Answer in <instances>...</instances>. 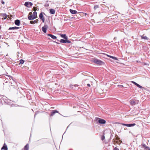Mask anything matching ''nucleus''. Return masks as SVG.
<instances>
[{
    "label": "nucleus",
    "mask_w": 150,
    "mask_h": 150,
    "mask_svg": "<svg viewBox=\"0 0 150 150\" xmlns=\"http://www.w3.org/2000/svg\"><path fill=\"white\" fill-rule=\"evenodd\" d=\"M93 61L94 63L100 65H104L105 64L104 62L98 59H94Z\"/></svg>",
    "instance_id": "1"
},
{
    "label": "nucleus",
    "mask_w": 150,
    "mask_h": 150,
    "mask_svg": "<svg viewBox=\"0 0 150 150\" xmlns=\"http://www.w3.org/2000/svg\"><path fill=\"white\" fill-rule=\"evenodd\" d=\"M130 103L132 105H134L136 104H138L139 101L136 100H130Z\"/></svg>",
    "instance_id": "2"
},
{
    "label": "nucleus",
    "mask_w": 150,
    "mask_h": 150,
    "mask_svg": "<svg viewBox=\"0 0 150 150\" xmlns=\"http://www.w3.org/2000/svg\"><path fill=\"white\" fill-rule=\"evenodd\" d=\"M32 12H30L29 13V15L30 16H28V18L30 20H33L36 18V17L34 16L33 15H32Z\"/></svg>",
    "instance_id": "3"
},
{
    "label": "nucleus",
    "mask_w": 150,
    "mask_h": 150,
    "mask_svg": "<svg viewBox=\"0 0 150 150\" xmlns=\"http://www.w3.org/2000/svg\"><path fill=\"white\" fill-rule=\"evenodd\" d=\"M33 5V4L30 2H26L24 4V5L25 6L28 8L32 6Z\"/></svg>",
    "instance_id": "4"
},
{
    "label": "nucleus",
    "mask_w": 150,
    "mask_h": 150,
    "mask_svg": "<svg viewBox=\"0 0 150 150\" xmlns=\"http://www.w3.org/2000/svg\"><path fill=\"white\" fill-rule=\"evenodd\" d=\"M79 85H77L76 84H75L74 85H71L70 86V87L73 90H77L78 89V86Z\"/></svg>",
    "instance_id": "5"
},
{
    "label": "nucleus",
    "mask_w": 150,
    "mask_h": 150,
    "mask_svg": "<svg viewBox=\"0 0 150 150\" xmlns=\"http://www.w3.org/2000/svg\"><path fill=\"white\" fill-rule=\"evenodd\" d=\"M47 25H45L44 26L42 27V30L44 33H46L47 32Z\"/></svg>",
    "instance_id": "6"
},
{
    "label": "nucleus",
    "mask_w": 150,
    "mask_h": 150,
    "mask_svg": "<svg viewBox=\"0 0 150 150\" xmlns=\"http://www.w3.org/2000/svg\"><path fill=\"white\" fill-rule=\"evenodd\" d=\"M98 122L101 124H104L106 123V121L105 120L102 119H100L98 120Z\"/></svg>",
    "instance_id": "7"
},
{
    "label": "nucleus",
    "mask_w": 150,
    "mask_h": 150,
    "mask_svg": "<svg viewBox=\"0 0 150 150\" xmlns=\"http://www.w3.org/2000/svg\"><path fill=\"white\" fill-rule=\"evenodd\" d=\"M39 16L40 18L42 20V22H44L45 21V18L43 17V15L42 12L40 13Z\"/></svg>",
    "instance_id": "8"
},
{
    "label": "nucleus",
    "mask_w": 150,
    "mask_h": 150,
    "mask_svg": "<svg viewBox=\"0 0 150 150\" xmlns=\"http://www.w3.org/2000/svg\"><path fill=\"white\" fill-rule=\"evenodd\" d=\"M58 112L57 110H53L52 111V112L51 113V114L50 115V116H52L55 114V113H58Z\"/></svg>",
    "instance_id": "9"
},
{
    "label": "nucleus",
    "mask_w": 150,
    "mask_h": 150,
    "mask_svg": "<svg viewBox=\"0 0 150 150\" xmlns=\"http://www.w3.org/2000/svg\"><path fill=\"white\" fill-rule=\"evenodd\" d=\"M132 82L135 85L137 86L138 87L140 88L141 89H142L143 88V87L139 84H138L136 82H134V81H132Z\"/></svg>",
    "instance_id": "10"
},
{
    "label": "nucleus",
    "mask_w": 150,
    "mask_h": 150,
    "mask_svg": "<svg viewBox=\"0 0 150 150\" xmlns=\"http://www.w3.org/2000/svg\"><path fill=\"white\" fill-rule=\"evenodd\" d=\"M15 24L16 25L19 26L20 24V21L19 20H16L15 21Z\"/></svg>",
    "instance_id": "11"
},
{
    "label": "nucleus",
    "mask_w": 150,
    "mask_h": 150,
    "mask_svg": "<svg viewBox=\"0 0 150 150\" xmlns=\"http://www.w3.org/2000/svg\"><path fill=\"white\" fill-rule=\"evenodd\" d=\"M69 11L70 13L72 14H75L77 13V12L75 10L70 9Z\"/></svg>",
    "instance_id": "12"
},
{
    "label": "nucleus",
    "mask_w": 150,
    "mask_h": 150,
    "mask_svg": "<svg viewBox=\"0 0 150 150\" xmlns=\"http://www.w3.org/2000/svg\"><path fill=\"white\" fill-rule=\"evenodd\" d=\"M29 149V145L28 144H27L24 146V149L22 150H28Z\"/></svg>",
    "instance_id": "13"
},
{
    "label": "nucleus",
    "mask_w": 150,
    "mask_h": 150,
    "mask_svg": "<svg viewBox=\"0 0 150 150\" xmlns=\"http://www.w3.org/2000/svg\"><path fill=\"white\" fill-rule=\"evenodd\" d=\"M47 35L50 37L54 39H55L57 38V37L56 36L51 34H48Z\"/></svg>",
    "instance_id": "14"
},
{
    "label": "nucleus",
    "mask_w": 150,
    "mask_h": 150,
    "mask_svg": "<svg viewBox=\"0 0 150 150\" xmlns=\"http://www.w3.org/2000/svg\"><path fill=\"white\" fill-rule=\"evenodd\" d=\"M60 36L61 37L65 39H68V37L66 36V34H61Z\"/></svg>",
    "instance_id": "15"
},
{
    "label": "nucleus",
    "mask_w": 150,
    "mask_h": 150,
    "mask_svg": "<svg viewBox=\"0 0 150 150\" xmlns=\"http://www.w3.org/2000/svg\"><path fill=\"white\" fill-rule=\"evenodd\" d=\"M19 28V27H10L9 28L8 30H14L15 29H18Z\"/></svg>",
    "instance_id": "16"
},
{
    "label": "nucleus",
    "mask_w": 150,
    "mask_h": 150,
    "mask_svg": "<svg viewBox=\"0 0 150 150\" xmlns=\"http://www.w3.org/2000/svg\"><path fill=\"white\" fill-rule=\"evenodd\" d=\"M38 19H36L34 21H30V23L31 24H34L35 23H37L38 22Z\"/></svg>",
    "instance_id": "17"
},
{
    "label": "nucleus",
    "mask_w": 150,
    "mask_h": 150,
    "mask_svg": "<svg viewBox=\"0 0 150 150\" xmlns=\"http://www.w3.org/2000/svg\"><path fill=\"white\" fill-rule=\"evenodd\" d=\"M1 149H4V150H7L8 148L7 146L5 144H4L3 146L1 148Z\"/></svg>",
    "instance_id": "18"
},
{
    "label": "nucleus",
    "mask_w": 150,
    "mask_h": 150,
    "mask_svg": "<svg viewBox=\"0 0 150 150\" xmlns=\"http://www.w3.org/2000/svg\"><path fill=\"white\" fill-rule=\"evenodd\" d=\"M50 13L51 14H54L55 13V10L53 9H50Z\"/></svg>",
    "instance_id": "19"
},
{
    "label": "nucleus",
    "mask_w": 150,
    "mask_h": 150,
    "mask_svg": "<svg viewBox=\"0 0 150 150\" xmlns=\"http://www.w3.org/2000/svg\"><path fill=\"white\" fill-rule=\"evenodd\" d=\"M136 125V124L135 123H133V124H127V127H132L133 126H134Z\"/></svg>",
    "instance_id": "20"
},
{
    "label": "nucleus",
    "mask_w": 150,
    "mask_h": 150,
    "mask_svg": "<svg viewBox=\"0 0 150 150\" xmlns=\"http://www.w3.org/2000/svg\"><path fill=\"white\" fill-rule=\"evenodd\" d=\"M107 56L108 57H110L112 59H113L114 60H118L117 58L116 57H113V56H110V55H107Z\"/></svg>",
    "instance_id": "21"
},
{
    "label": "nucleus",
    "mask_w": 150,
    "mask_h": 150,
    "mask_svg": "<svg viewBox=\"0 0 150 150\" xmlns=\"http://www.w3.org/2000/svg\"><path fill=\"white\" fill-rule=\"evenodd\" d=\"M1 16H2L4 19H5L7 18V15L6 13L1 14Z\"/></svg>",
    "instance_id": "22"
},
{
    "label": "nucleus",
    "mask_w": 150,
    "mask_h": 150,
    "mask_svg": "<svg viewBox=\"0 0 150 150\" xmlns=\"http://www.w3.org/2000/svg\"><path fill=\"white\" fill-rule=\"evenodd\" d=\"M59 41H60V42L62 43H66L67 42L66 40V39H65V40H64V39H61Z\"/></svg>",
    "instance_id": "23"
},
{
    "label": "nucleus",
    "mask_w": 150,
    "mask_h": 150,
    "mask_svg": "<svg viewBox=\"0 0 150 150\" xmlns=\"http://www.w3.org/2000/svg\"><path fill=\"white\" fill-rule=\"evenodd\" d=\"M33 15L35 17H36V18H37V13L36 11H34L33 12Z\"/></svg>",
    "instance_id": "24"
},
{
    "label": "nucleus",
    "mask_w": 150,
    "mask_h": 150,
    "mask_svg": "<svg viewBox=\"0 0 150 150\" xmlns=\"http://www.w3.org/2000/svg\"><path fill=\"white\" fill-rule=\"evenodd\" d=\"M141 37L142 39H145V40H148V38L146 36H141Z\"/></svg>",
    "instance_id": "25"
},
{
    "label": "nucleus",
    "mask_w": 150,
    "mask_h": 150,
    "mask_svg": "<svg viewBox=\"0 0 150 150\" xmlns=\"http://www.w3.org/2000/svg\"><path fill=\"white\" fill-rule=\"evenodd\" d=\"M24 62V61L22 59H21L20 60V64H23Z\"/></svg>",
    "instance_id": "26"
},
{
    "label": "nucleus",
    "mask_w": 150,
    "mask_h": 150,
    "mask_svg": "<svg viewBox=\"0 0 150 150\" xmlns=\"http://www.w3.org/2000/svg\"><path fill=\"white\" fill-rule=\"evenodd\" d=\"M147 146H146L145 144H143L142 145V147L144 149Z\"/></svg>",
    "instance_id": "27"
},
{
    "label": "nucleus",
    "mask_w": 150,
    "mask_h": 150,
    "mask_svg": "<svg viewBox=\"0 0 150 150\" xmlns=\"http://www.w3.org/2000/svg\"><path fill=\"white\" fill-rule=\"evenodd\" d=\"M98 8V5H96L94 6V10H96Z\"/></svg>",
    "instance_id": "28"
},
{
    "label": "nucleus",
    "mask_w": 150,
    "mask_h": 150,
    "mask_svg": "<svg viewBox=\"0 0 150 150\" xmlns=\"http://www.w3.org/2000/svg\"><path fill=\"white\" fill-rule=\"evenodd\" d=\"M105 136L104 135L102 136L101 137V139L102 140H104L105 139Z\"/></svg>",
    "instance_id": "29"
},
{
    "label": "nucleus",
    "mask_w": 150,
    "mask_h": 150,
    "mask_svg": "<svg viewBox=\"0 0 150 150\" xmlns=\"http://www.w3.org/2000/svg\"><path fill=\"white\" fill-rule=\"evenodd\" d=\"M144 150H150V148L148 147V146H147L145 149H144Z\"/></svg>",
    "instance_id": "30"
},
{
    "label": "nucleus",
    "mask_w": 150,
    "mask_h": 150,
    "mask_svg": "<svg viewBox=\"0 0 150 150\" xmlns=\"http://www.w3.org/2000/svg\"><path fill=\"white\" fill-rule=\"evenodd\" d=\"M117 86L119 87L120 88H122L123 87V86L122 85H118Z\"/></svg>",
    "instance_id": "31"
},
{
    "label": "nucleus",
    "mask_w": 150,
    "mask_h": 150,
    "mask_svg": "<svg viewBox=\"0 0 150 150\" xmlns=\"http://www.w3.org/2000/svg\"><path fill=\"white\" fill-rule=\"evenodd\" d=\"M66 42H67L68 43H71V41H70L69 40H68V39H66Z\"/></svg>",
    "instance_id": "32"
},
{
    "label": "nucleus",
    "mask_w": 150,
    "mask_h": 150,
    "mask_svg": "<svg viewBox=\"0 0 150 150\" xmlns=\"http://www.w3.org/2000/svg\"><path fill=\"white\" fill-rule=\"evenodd\" d=\"M113 150H119V149L116 147H115L114 148Z\"/></svg>",
    "instance_id": "33"
},
{
    "label": "nucleus",
    "mask_w": 150,
    "mask_h": 150,
    "mask_svg": "<svg viewBox=\"0 0 150 150\" xmlns=\"http://www.w3.org/2000/svg\"><path fill=\"white\" fill-rule=\"evenodd\" d=\"M1 3L2 4H4V1H1Z\"/></svg>",
    "instance_id": "34"
},
{
    "label": "nucleus",
    "mask_w": 150,
    "mask_h": 150,
    "mask_svg": "<svg viewBox=\"0 0 150 150\" xmlns=\"http://www.w3.org/2000/svg\"><path fill=\"white\" fill-rule=\"evenodd\" d=\"M127 125V124H122V125L125 126H127L126 125Z\"/></svg>",
    "instance_id": "35"
},
{
    "label": "nucleus",
    "mask_w": 150,
    "mask_h": 150,
    "mask_svg": "<svg viewBox=\"0 0 150 150\" xmlns=\"http://www.w3.org/2000/svg\"><path fill=\"white\" fill-rule=\"evenodd\" d=\"M10 79H12L13 80V77L11 76H10Z\"/></svg>",
    "instance_id": "36"
},
{
    "label": "nucleus",
    "mask_w": 150,
    "mask_h": 150,
    "mask_svg": "<svg viewBox=\"0 0 150 150\" xmlns=\"http://www.w3.org/2000/svg\"><path fill=\"white\" fill-rule=\"evenodd\" d=\"M54 42H55V43H57V44H59V43H58V42H56V41H54Z\"/></svg>",
    "instance_id": "37"
},
{
    "label": "nucleus",
    "mask_w": 150,
    "mask_h": 150,
    "mask_svg": "<svg viewBox=\"0 0 150 150\" xmlns=\"http://www.w3.org/2000/svg\"><path fill=\"white\" fill-rule=\"evenodd\" d=\"M87 86H89V87L90 86V84H89V83H88V84H87Z\"/></svg>",
    "instance_id": "38"
},
{
    "label": "nucleus",
    "mask_w": 150,
    "mask_h": 150,
    "mask_svg": "<svg viewBox=\"0 0 150 150\" xmlns=\"http://www.w3.org/2000/svg\"><path fill=\"white\" fill-rule=\"evenodd\" d=\"M45 6H48V5H45Z\"/></svg>",
    "instance_id": "39"
},
{
    "label": "nucleus",
    "mask_w": 150,
    "mask_h": 150,
    "mask_svg": "<svg viewBox=\"0 0 150 150\" xmlns=\"http://www.w3.org/2000/svg\"><path fill=\"white\" fill-rule=\"evenodd\" d=\"M1 26L0 25V29H1Z\"/></svg>",
    "instance_id": "40"
},
{
    "label": "nucleus",
    "mask_w": 150,
    "mask_h": 150,
    "mask_svg": "<svg viewBox=\"0 0 150 150\" xmlns=\"http://www.w3.org/2000/svg\"><path fill=\"white\" fill-rule=\"evenodd\" d=\"M57 41H59V40H58V39H57Z\"/></svg>",
    "instance_id": "41"
},
{
    "label": "nucleus",
    "mask_w": 150,
    "mask_h": 150,
    "mask_svg": "<svg viewBox=\"0 0 150 150\" xmlns=\"http://www.w3.org/2000/svg\"><path fill=\"white\" fill-rule=\"evenodd\" d=\"M64 21H67V20H66V19H64Z\"/></svg>",
    "instance_id": "42"
}]
</instances>
